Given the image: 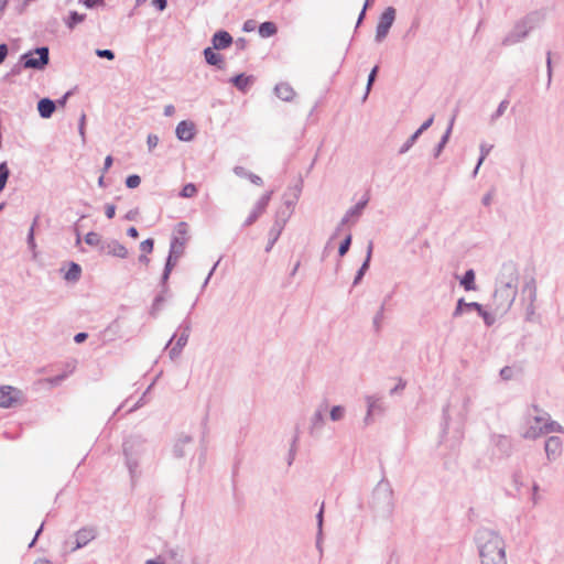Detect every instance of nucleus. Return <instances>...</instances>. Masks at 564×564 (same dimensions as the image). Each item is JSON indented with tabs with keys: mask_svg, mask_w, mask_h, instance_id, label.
Wrapping results in <instances>:
<instances>
[{
	"mask_svg": "<svg viewBox=\"0 0 564 564\" xmlns=\"http://www.w3.org/2000/svg\"><path fill=\"white\" fill-rule=\"evenodd\" d=\"M122 449L131 480L135 481L140 476V465L153 462L154 447L143 436L133 434L124 440Z\"/></svg>",
	"mask_w": 564,
	"mask_h": 564,
	"instance_id": "1",
	"label": "nucleus"
},
{
	"mask_svg": "<svg viewBox=\"0 0 564 564\" xmlns=\"http://www.w3.org/2000/svg\"><path fill=\"white\" fill-rule=\"evenodd\" d=\"M475 544L480 564H507L505 542L499 533L489 528H479L475 532Z\"/></svg>",
	"mask_w": 564,
	"mask_h": 564,
	"instance_id": "2",
	"label": "nucleus"
},
{
	"mask_svg": "<svg viewBox=\"0 0 564 564\" xmlns=\"http://www.w3.org/2000/svg\"><path fill=\"white\" fill-rule=\"evenodd\" d=\"M370 508L377 517L390 519L394 510L393 490L388 480L381 479L375 487Z\"/></svg>",
	"mask_w": 564,
	"mask_h": 564,
	"instance_id": "3",
	"label": "nucleus"
},
{
	"mask_svg": "<svg viewBox=\"0 0 564 564\" xmlns=\"http://www.w3.org/2000/svg\"><path fill=\"white\" fill-rule=\"evenodd\" d=\"M543 20V14L539 11H533L518 20L513 28L503 37L501 44L503 46H512L524 41L531 31L536 29Z\"/></svg>",
	"mask_w": 564,
	"mask_h": 564,
	"instance_id": "4",
	"label": "nucleus"
},
{
	"mask_svg": "<svg viewBox=\"0 0 564 564\" xmlns=\"http://www.w3.org/2000/svg\"><path fill=\"white\" fill-rule=\"evenodd\" d=\"M50 63V48L39 46L23 53L20 56V64L25 69L43 70Z\"/></svg>",
	"mask_w": 564,
	"mask_h": 564,
	"instance_id": "5",
	"label": "nucleus"
},
{
	"mask_svg": "<svg viewBox=\"0 0 564 564\" xmlns=\"http://www.w3.org/2000/svg\"><path fill=\"white\" fill-rule=\"evenodd\" d=\"M186 239L184 237L173 236L170 243V251L166 258L164 270L161 276V285H165L170 279L171 272L184 254Z\"/></svg>",
	"mask_w": 564,
	"mask_h": 564,
	"instance_id": "6",
	"label": "nucleus"
},
{
	"mask_svg": "<svg viewBox=\"0 0 564 564\" xmlns=\"http://www.w3.org/2000/svg\"><path fill=\"white\" fill-rule=\"evenodd\" d=\"M519 271L512 261L505 262L497 276L496 285L518 291Z\"/></svg>",
	"mask_w": 564,
	"mask_h": 564,
	"instance_id": "7",
	"label": "nucleus"
},
{
	"mask_svg": "<svg viewBox=\"0 0 564 564\" xmlns=\"http://www.w3.org/2000/svg\"><path fill=\"white\" fill-rule=\"evenodd\" d=\"M518 291L509 288H502L499 285H496L495 293H494V302L496 305V311L505 314L507 313L510 307L512 306L516 297H517Z\"/></svg>",
	"mask_w": 564,
	"mask_h": 564,
	"instance_id": "8",
	"label": "nucleus"
},
{
	"mask_svg": "<svg viewBox=\"0 0 564 564\" xmlns=\"http://www.w3.org/2000/svg\"><path fill=\"white\" fill-rule=\"evenodd\" d=\"M394 20H395V9L393 7H388L381 13V15L379 18V21H378V24L376 28V36H375L376 42L380 43L387 37Z\"/></svg>",
	"mask_w": 564,
	"mask_h": 564,
	"instance_id": "9",
	"label": "nucleus"
},
{
	"mask_svg": "<svg viewBox=\"0 0 564 564\" xmlns=\"http://www.w3.org/2000/svg\"><path fill=\"white\" fill-rule=\"evenodd\" d=\"M368 203L369 196L365 195L360 202H358L355 206L350 207L341 218L340 223L338 224L335 234L340 232L341 229L347 225H355L361 217L364 209L366 208Z\"/></svg>",
	"mask_w": 564,
	"mask_h": 564,
	"instance_id": "10",
	"label": "nucleus"
},
{
	"mask_svg": "<svg viewBox=\"0 0 564 564\" xmlns=\"http://www.w3.org/2000/svg\"><path fill=\"white\" fill-rule=\"evenodd\" d=\"M553 432L564 433V427L556 421L551 420V415L549 414V421H546L545 425L528 426V429L523 433V437L528 440H535L543 434H549Z\"/></svg>",
	"mask_w": 564,
	"mask_h": 564,
	"instance_id": "11",
	"label": "nucleus"
},
{
	"mask_svg": "<svg viewBox=\"0 0 564 564\" xmlns=\"http://www.w3.org/2000/svg\"><path fill=\"white\" fill-rule=\"evenodd\" d=\"M178 329L181 334L178 335L175 345L170 349L169 355L171 359L177 358L182 349L186 346L189 333H191V322L188 318L184 319L180 325Z\"/></svg>",
	"mask_w": 564,
	"mask_h": 564,
	"instance_id": "12",
	"label": "nucleus"
},
{
	"mask_svg": "<svg viewBox=\"0 0 564 564\" xmlns=\"http://www.w3.org/2000/svg\"><path fill=\"white\" fill-rule=\"evenodd\" d=\"M97 529L95 527H84L75 532V543L70 547V552H75L85 547L89 542L96 539Z\"/></svg>",
	"mask_w": 564,
	"mask_h": 564,
	"instance_id": "13",
	"label": "nucleus"
},
{
	"mask_svg": "<svg viewBox=\"0 0 564 564\" xmlns=\"http://www.w3.org/2000/svg\"><path fill=\"white\" fill-rule=\"evenodd\" d=\"M272 194L273 191H270L260 197V199L256 203L253 209L251 210L250 215L245 220L243 227L251 226L265 212L271 200Z\"/></svg>",
	"mask_w": 564,
	"mask_h": 564,
	"instance_id": "14",
	"label": "nucleus"
},
{
	"mask_svg": "<svg viewBox=\"0 0 564 564\" xmlns=\"http://www.w3.org/2000/svg\"><path fill=\"white\" fill-rule=\"evenodd\" d=\"M288 219L289 215H285L283 217H281L280 214L276 215V218L269 230V240L265 247L267 252H270L275 242L279 240Z\"/></svg>",
	"mask_w": 564,
	"mask_h": 564,
	"instance_id": "15",
	"label": "nucleus"
},
{
	"mask_svg": "<svg viewBox=\"0 0 564 564\" xmlns=\"http://www.w3.org/2000/svg\"><path fill=\"white\" fill-rule=\"evenodd\" d=\"M544 451L546 459L552 463L558 459L563 453V442L558 436H550L545 440Z\"/></svg>",
	"mask_w": 564,
	"mask_h": 564,
	"instance_id": "16",
	"label": "nucleus"
},
{
	"mask_svg": "<svg viewBox=\"0 0 564 564\" xmlns=\"http://www.w3.org/2000/svg\"><path fill=\"white\" fill-rule=\"evenodd\" d=\"M193 437L189 435L181 434L174 445H173V455L176 458L185 457L193 448Z\"/></svg>",
	"mask_w": 564,
	"mask_h": 564,
	"instance_id": "17",
	"label": "nucleus"
},
{
	"mask_svg": "<svg viewBox=\"0 0 564 564\" xmlns=\"http://www.w3.org/2000/svg\"><path fill=\"white\" fill-rule=\"evenodd\" d=\"M196 133L195 123L191 120H182L175 129L176 138L183 142H189L194 139Z\"/></svg>",
	"mask_w": 564,
	"mask_h": 564,
	"instance_id": "18",
	"label": "nucleus"
},
{
	"mask_svg": "<svg viewBox=\"0 0 564 564\" xmlns=\"http://www.w3.org/2000/svg\"><path fill=\"white\" fill-rule=\"evenodd\" d=\"M328 408L327 400H324L313 413L310 420V434L314 435L316 431H319L325 424L324 413Z\"/></svg>",
	"mask_w": 564,
	"mask_h": 564,
	"instance_id": "19",
	"label": "nucleus"
},
{
	"mask_svg": "<svg viewBox=\"0 0 564 564\" xmlns=\"http://www.w3.org/2000/svg\"><path fill=\"white\" fill-rule=\"evenodd\" d=\"M100 251L120 259H124L128 256L127 248L115 239L104 240Z\"/></svg>",
	"mask_w": 564,
	"mask_h": 564,
	"instance_id": "20",
	"label": "nucleus"
},
{
	"mask_svg": "<svg viewBox=\"0 0 564 564\" xmlns=\"http://www.w3.org/2000/svg\"><path fill=\"white\" fill-rule=\"evenodd\" d=\"M549 421V413L540 409L536 404L528 409V425L529 426H543Z\"/></svg>",
	"mask_w": 564,
	"mask_h": 564,
	"instance_id": "21",
	"label": "nucleus"
},
{
	"mask_svg": "<svg viewBox=\"0 0 564 564\" xmlns=\"http://www.w3.org/2000/svg\"><path fill=\"white\" fill-rule=\"evenodd\" d=\"M19 393L20 391L12 387H0V406L4 409L13 406V404L18 401Z\"/></svg>",
	"mask_w": 564,
	"mask_h": 564,
	"instance_id": "22",
	"label": "nucleus"
},
{
	"mask_svg": "<svg viewBox=\"0 0 564 564\" xmlns=\"http://www.w3.org/2000/svg\"><path fill=\"white\" fill-rule=\"evenodd\" d=\"M481 308H482L481 304H479L477 302H466L463 297H460V299H458V301L456 303V307L453 311L452 316L454 318H457V317L462 316L464 313H468L471 311H476L477 313H479V311H481Z\"/></svg>",
	"mask_w": 564,
	"mask_h": 564,
	"instance_id": "23",
	"label": "nucleus"
},
{
	"mask_svg": "<svg viewBox=\"0 0 564 564\" xmlns=\"http://www.w3.org/2000/svg\"><path fill=\"white\" fill-rule=\"evenodd\" d=\"M213 48L220 51L232 44V36L224 30L217 31L212 37Z\"/></svg>",
	"mask_w": 564,
	"mask_h": 564,
	"instance_id": "24",
	"label": "nucleus"
},
{
	"mask_svg": "<svg viewBox=\"0 0 564 564\" xmlns=\"http://www.w3.org/2000/svg\"><path fill=\"white\" fill-rule=\"evenodd\" d=\"M254 80V76L246 75L243 73L238 74L229 79V82L241 93H247Z\"/></svg>",
	"mask_w": 564,
	"mask_h": 564,
	"instance_id": "25",
	"label": "nucleus"
},
{
	"mask_svg": "<svg viewBox=\"0 0 564 564\" xmlns=\"http://www.w3.org/2000/svg\"><path fill=\"white\" fill-rule=\"evenodd\" d=\"M372 250H373V243H372V241H369V243L367 246L366 259L355 275V279L352 282L354 286L358 285L361 282L362 278L365 276L366 272L368 271V269L370 267Z\"/></svg>",
	"mask_w": 564,
	"mask_h": 564,
	"instance_id": "26",
	"label": "nucleus"
},
{
	"mask_svg": "<svg viewBox=\"0 0 564 564\" xmlns=\"http://www.w3.org/2000/svg\"><path fill=\"white\" fill-rule=\"evenodd\" d=\"M56 109V102L50 98H42L37 102V111L43 119L52 117Z\"/></svg>",
	"mask_w": 564,
	"mask_h": 564,
	"instance_id": "27",
	"label": "nucleus"
},
{
	"mask_svg": "<svg viewBox=\"0 0 564 564\" xmlns=\"http://www.w3.org/2000/svg\"><path fill=\"white\" fill-rule=\"evenodd\" d=\"M203 54H204V57H205V61L207 64H209L212 66H216L219 69L224 68V66H225L224 58L219 53L215 52V48L206 47L203 51Z\"/></svg>",
	"mask_w": 564,
	"mask_h": 564,
	"instance_id": "28",
	"label": "nucleus"
},
{
	"mask_svg": "<svg viewBox=\"0 0 564 564\" xmlns=\"http://www.w3.org/2000/svg\"><path fill=\"white\" fill-rule=\"evenodd\" d=\"M274 94L283 101H291L295 95V91L290 84L279 83L274 87Z\"/></svg>",
	"mask_w": 564,
	"mask_h": 564,
	"instance_id": "29",
	"label": "nucleus"
},
{
	"mask_svg": "<svg viewBox=\"0 0 564 564\" xmlns=\"http://www.w3.org/2000/svg\"><path fill=\"white\" fill-rule=\"evenodd\" d=\"M454 120H455V117H453L451 119L446 131L444 132V134L442 135L441 140L438 141V143L434 148V151H433L434 158H438L440 154L442 153V151L444 150L445 145L447 144V142L449 140V137H451V133H452V130H453Z\"/></svg>",
	"mask_w": 564,
	"mask_h": 564,
	"instance_id": "30",
	"label": "nucleus"
},
{
	"mask_svg": "<svg viewBox=\"0 0 564 564\" xmlns=\"http://www.w3.org/2000/svg\"><path fill=\"white\" fill-rule=\"evenodd\" d=\"M492 443L506 455L511 452V441L505 435H492Z\"/></svg>",
	"mask_w": 564,
	"mask_h": 564,
	"instance_id": "31",
	"label": "nucleus"
},
{
	"mask_svg": "<svg viewBox=\"0 0 564 564\" xmlns=\"http://www.w3.org/2000/svg\"><path fill=\"white\" fill-rule=\"evenodd\" d=\"M367 410L373 413H382L384 408L381 402V398L378 395H366Z\"/></svg>",
	"mask_w": 564,
	"mask_h": 564,
	"instance_id": "32",
	"label": "nucleus"
},
{
	"mask_svg": "<svg viewBox=\"0 0 564 564\" xmlns=\"http://www.w3.org/2000/svg\"><path fill=\"white\" fill-rule=\"evenodd\" d=\"M162 288H163L162 292L154 297L152 306L150 308V315L153 317L158 316L159 312L162 308L163 303L165 302L164 293L167 291V286L165 284V285H162Z\"/></svg>",
	"mask_w": 564,
	"mask_h": 564,
	"instance_id": "33",
	"label": "nucleus"
},
{
	"mask_svg": "<svg viewBox=\"0 0 564 564\" xmlns=\"http://www.w3.org/2000/svg\"><path fill=\"white\" fill-rule=\"evenodd\" d=\"M86 14L78 13L77 11H70L68 17L64 19V23L69 30H74L76 25L84 22Z\"/></svg>",
	"mask_w": 564,
	"mask_h": 564,
	"instance_id": "34",
	"label": "nucleus"
},
{
	"mask_svg": "<svg viewBox=\"0 0 564 564\" xmlns=\"http://www.w3.org/2000/svg\"><path fill=\"white\" fill-rule=\"evenodd\" d=\"M460 285L466 291H474V290H476L475 271L473 269H469V270H467L464 273L463 278L460 279Z\"/></svg>",
	"mask_w": 564,
	"mask_h": 564,
	"instance_id": "35",
	"label": "nucleus"
},
{
	"mask_svg": "<svg viewBox=\"0 0 564 564\" xmlns=\"http://www.w3.org/2000/svg\"><path fill=\"white\" fill-rule=\"evenodd\" d=\"M258 32L261 37H270L276 34L278 28L275 23L265 21L259 25Z\"/></svg>",
	"mask_w": 564,
	"mask_h": 564,
	"instance_id": "36",
	"label": "nucleus"
},
{
	"mask_svg": "<svg viewBox=\"0 0 564 564\" xmlns=\"http://www.w3.org/2000/svg\"><path fill=\"white\" fill-rule=\"evenodd\" d=\"M82 268L78 263L70 262L68 270L66 271L64 278L67 281H77L80 278Z\"/></svg>",
	"mask_w": 564,
	"mask_h": 564,
	"instance_id": "37",
	"label": "nucleus"
},
{
	"mask_svg": "<svg viewBox=\"0 0 564 564\" xmlns=\"http://www.w3.org/2000/svg\"><path fill=\"white\" fill-rule=\"evenodd\" d=\"M9 177H10V170H9L8 163L6 161L1 162L0 163V192H2L6 188Z\"/></svg>",
	"mask_w": 564,
	"mask_h": 564,
	"instance_id": "38",
	"label": "nucleus"
},
{
	"mask_svg": "<svg viewBox=\"0 0 564 564\" xmlns=\"http://www.w3.org/2000/svg\"><path fill=\"white\" fill-rule=\"evenodd\" d=\"M85 242L91 247H98L99 250H101V243L104 242V240L101 239L99 234L90 231L85 236Z\"/></svg>",
	"mask_w": 564,
	"mask_h": 564,
	"instance_id": "39",
	"label": "nucleus"
},
{
	"mask_svg": "<svg viewBox=\"0 0 564 564\" xmlns=\"http://www.w3.org/2000/svg\"><path fill=\"white\" fill-rule=\"evenodd\" d=\"M346 409L343 405H334L329 411V419L333 422L341 421L345 417Z\"/></svg>",
	"mask_w": 564,
	"mask_h": 564,
	"instance_id": "40",
	"label": "nucleus"
},
{
	"mask_svg": "<svg viewBox=\"0 0 564 564\" xmlns=\"http://www.w3.org/2000/svg\"><path fill=\"white\" fill-rule=\"evenodd\" d=\"M509 100L503 99L497 107L496 111L490 116V123H495L507 110Z\"/></svg>",
	"mask_w": 564,
	"mask_h": 564,
	"instance_id": "41",
	"label": "nucleus"
},
{
	"mask_svg": "<svg viewBox=\"0 0 564 564\" xmlns=\"http://www.w3.org/2000/svg\"><path fill=\"white\" fill-rule=\"evenodd\" d=\"M420 135L421 134L417 133L416 131L413 134H411L410 138L399 149V154H405L414 145Z\"/></svg>",
	"mask_w": 564,
	"mask_h": 564,
	"instance_id": "42",
	"label": "nucleus"
},
{
	"mask_svg": "<svg viewBox=\"0 0 564 564\" xmlns=\"http://www.w3.org/2000/svg\"><path fill=\"white\" fill-rule=\"evenodd\" d=\"M378 72H379V66L376 65L369 73L368 75V80H367V86H366V93H365V96H364V100L367 99L371 88H372V85L377 78V75H378Z\"/></svg>",
	"mask_w": 564,
	"mask_h": 564,
	"instance_id": "43",
	"label": "nucleus"
},
{
	"mask_svg": "<svg viewBox=\"0 0 564 564\" xmlns=\"http://www.w3.org/2000/svg\"><path fill=\"white\" fill-rule=\"evenodd\" d=\"M384 317V303L381 304L380 308L376 313L372 319V325L375 330L378 333L381 329V323Z\"/></svg>",
	"mask_w": 564,
	"mask_h": 564,
	"instance_id": "44",
	"label": "nucleus"
},
{
	"mask_svg": "<svg viewBox=\"0 0 564 564\" xmlns=\"http://www.w3.org/2000/svg\"><path fill=\"white\" fill-rule=\"evenodd\" d=\"M197 193V187L193 183H187L183 186L182 191L180 192V196L183 198H191L195 196Z\"/></svg>",
	"mask_w": 564,
	"mask_h": 564,
	"instance_id": "45",
	"label": "nucleus"
},
{
	"mask_svg": "<svg viewBox=\"0 0 564 564\" xmlns=\"http://www.w3.org/2000/svg\"><path fill=\"white\" fill-rule=\"evenodd\" d=\"M351 240H352V237L350 234H348L345 237V239L340 242L339 248H338V254L340 257H344L349 251V248L351 246Z\"/></svg>",
	"mask_w": 564,
	"mask_h": 564,
	"instance_id": "46",
	"label": "nucleus"
},
{
	"mask_svg": "<svg viewBox=\"0 0 564 564\" xmlns=\"http://www.w3.org/2000/svg\"><path fill=\"white\" fill-rule=\"evenodd\" d=\"M323 517H324V503L322 505L318 513L316 514L317 528H318L317 541H316L317 547H321L319 544H321L322 528H323Z\"/></svg>",
	"mask_w": 564,
	"mask_h": 564,
	"instance_id": "47",
	"label": "nucleus"
},
{
	"mask_svg": "<svg viewBox=\"0 0 564 564\" xmlns=\"http://www.w3.org/2000/svg\"><path fill=\"white\" fill-rule=\"evenodd\" d=\"M491 149H492L491 144H488V143H481L480 144V147H479L480 155H479V159H478V166H480L482 164V162L485 161L487 155L490 153Z\"/></svg>",
	"mask_w": 564,
	"mask_h": 564,
	"instance_id": "48",
	"label": "nucleus"
},
{
	"mask_svg": "<svg viewBox=\"0 0 564 564\" xmlns=\"http://www.w3.org/2000/svg\"><path fill=\"white\" fill-rule=\"evenodd\" d=\"M95 54L100 58H106L108 61L115 59V52L109 48H97Z\"/></svg>",
	"mask_w": 564,
	"mask_h": 564,
	"instance_id": "49",
	"label": "nucleus"
},
{
	"mask_svg": "<svg viewBox=\"0 0 564 564\" xmlns=\"http://www.w3.org/2000/svg\"><path fill=\"white\" fill-rule=\"evenodd\" d=\"M140 183H141V178L137 174L129 175L126 178V186L128 188H137L140 185Z\"/></svg>",
	"mask_w": 564,
	"mask_h": 564,
	"instance_id": "50",
	"label": "nucleus"
},
{
	"mask_svg": "<svg viewBox=\"0 0 564 564\" xmlns=\"http://www.w3.org/2000/svg\"><path fill=\"white\" fill-rule=\"evenodd\" d=\"M67 376L68 375L66 372H64V373L47 378L46 382L50 383L52 387H57L67 378Z\"/></svg>",
	"mask_w": 564,
	"mask_h": 564,
	"instance_id": "51",
	"label": "nucleus"
},
{
	"mask_svg": "<svg viewBox=\"0 0 564 564\" xmlns=\"http://www.w3.org/2000/svg\"><path fill=\"white\" fill-rule=\"evenodd\" d=\"M478 315L484 319V323L488 327L491 326L496 321L490 313L484 310V307L481 308V311H479Z\"/></svg>",
	"mask_w": 564,
	"mask_h": 564,
	"instance_id": "52",
	"label": "nucleus"
},
{
	"mask_svg": "<svg viewBox=\"0 0 564 564\" xmlns=\"http://www.w3.org/2000/svg\"><path fill=\"white\" fill-rule=\"evenodd\" d=\"M153 247L154 240L152 238H148L140 243V249L142 252L150 253L153 251Z\"/></svg>",
	"mask_w": 564,
	"mask_h": 564,
	"instance_id": "53",
	"label": "nucleus"
},
{
	"mask_svg": "<svg viewBox=\"0 0 564 564\" xmlns=\"http://www.w3.org/2000/svg\"><path fill=\"white\" fill-rule=\"evenodd\" d=\"M26 243H28L29 249L35 253L36 243H35L33 227H30V229H29L28 237H26Z\"/></svg>",
	"mask_w": 564,
	"mask_h": 564,
	"instance_id": "54",
	"label": "nucleus"
},
{
	"mask_svg": "<svg viewBox=\"0 0 564 564\" xmlns=\"http://www.w3.org/2000/svg\"><path fill=\"white\" fill-rule=\"evenodd\" d=\"M147 144L149 151H153V149L159 144V137L156 134H149L147 138Z\"/></svg>",
	"mask_w": 564,
	"mask_h": 564,
	"instance_id": "55",
	"label": "nucleus"
},
{
	"mask_svg": "<svg viewBox=\"0 0 564 564\" xmlns=\"http://www.w3.org/2000/svg\"><path fill=\"white\" fill-rule=\"evenodd\" d=\"M546 68H547V87L551 85L552 82V59H551V52H547L546 54Z\"/></svg>",
	"mask_w": 564,
	"mask_h": 564,
	"instance_id": "56",
	"label": "nucleus"
},
{
	"mask_svg": "<svg viewBox=\"0 0 564 564\" xmlns=\"http://www.w3.org/2000/svg\"><path fill=\"white\" fill-rule=\"evenodd\" d=\"M500 377L503 379V380H510L512 379L513 377V370L511 367H503L501 370H500Z\"/></svg>",
	"mask_w": 564,
	"mask_h": 564,
	"instance_id": "57",
	"label": "nucleus"
},
{
	"mask_svg": "<svg viewBox=\"0 0 564 564\" xmlns=\"http://www.w3.org/2000/svg\"><path fill=\"white\" fill-rule=\"evenodd\" d=\"M434 122V116H431L429 119H426L421 127L416 130L417 133L422 134L424 131H426Z\"/></svg>",
	"mask_w": 564,
	"mask_h": 564,
	"instance_id": "58",
	"label": "nucleus"
},
{
	"mask_svg": "<svg viewBox=\"0 0 564 564\" xmlns=\"http://www.w3.org/2000/svg\"><path fill=\"white\" fill-rule=\"evenodd\" d=\"M296 202L297 200H295V196L293 197V199H285V206L289 209V212L288 213H285V212L279 213L281 215V217H283L285 215L290 216L292 214V212H293V207H294Z\"/></svg>",
	"mask_w": 564,
	"mask_h": 564,
	"instance_id": "59",
	"label": "nucleus"
},
{
	"mask_svg": "<svg viewBox=\"0 0 564 564\" xmlns=\"http://www.w3.org/2000/svg\"><path fill=\"white\" fill-rule=\"evenodd\" d=\"M151 388H152V384H151V386H149L148 390H147V391L143 393V395H142V397H141V398H140V399L134 403V405H133V406H131V408L128 410V412H133V411H135L137 409L141 408V406L145 403V401H144L145 394H147V392H148Z\"/></svg>",
	"mask_w": 564,
	"mask_h": 564,
	"instance_id": "60",
	"label": "nucleus"
},
{
	"mask_svg": "<svg viewBox=\"0 0 564 564\" xmlns=\"http://www.w3.org/2000/svg\"><path fill=\"white\" fill-rule=\"evenodd\" d=\"M86 8L93 9L99 4H104V0H79Z\"/></svg>",
	"mask_w": 564,
	"mask_h": 564,
	"instance_id": "61",
	"label": "nucleus"
},
{
	"mask_svg": "<svg viewBox=\"0 0 564 564\" xmlns=\"http://www.w3.org/2000/svg\"><path fill=\"white\" fill-rule=\"evenodd\" d=\"M234 173L239 177L247 178L250 172L243 166H235Z\"/></svg>",
	"mask_w": 564,
	"mask_h": 564,
	"instance_id": "62",
	"label": "nucleus"
},
{
	"mask_svg": "<svg viewBox=\"0 0 564 564\" xmlns=\"http://www.w3.org/2000/svg\"><path fill=\"white\" fill-rule=\"evenodd\" d=\"M105 214H106L107 218H109V219L113 218L116 215V206L112 204H107L105 206Z\"/></svg>",
	"mask_w": 564,
	"mask_h": 564,
	"instance_id": "63",
	"label": "nucleus"
},
{
	"mask_svg": "<svg viewBox=\"0 0 564 564\" xmlns=\"http://www.w3.org/2000/svg\"><path fill=\"white\" fill-rule=\"evenodd\" d=\"M152 4L159 10L163 11L167 7V0H153Z\"/></svg>",
	"mask_w": 564,
	"mask_h": 564,
	"instance_id": "64",
	"label": "nucleus"
}]
</instances>
